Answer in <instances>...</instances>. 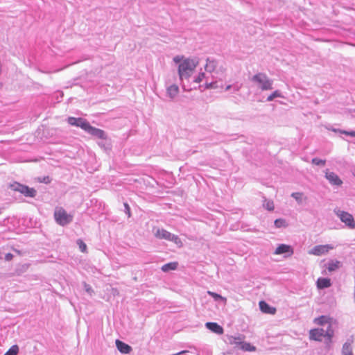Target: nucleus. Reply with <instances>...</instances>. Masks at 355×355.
Returning a JSON list of instances; mask_svg holds the SVG:
<instances>
[{"label":"nucleus","instance_id":"nucleus-1","mask_svg":"<svg viewBox=\"0 0 355 355\" xmlns=\"http://www.w3.org/2000/svg\"><path fill=\"white\" fill-rule=\"evenodd\" d=\"M175 63H180L178 66V74L180 79L187 78L193 73L199 62L197 59L185 58L175 56L173 58Z\"/></svg>","mask_w":355,"mask_h":355},{"label":"nucleus","instance_id":"nucleus-2","mask_svg":"<svg viewBox=\"0 0 355 355\" xmlns=\"http://www.w3.org/2000/svg\"><path fill=\"white\" fill-rule=\"evenodd\" d=\"M73 216L68 214L62 207H57L54 212V218L58 224L64 226L70 223L73 220Z\"/></svg>","mask_w":355,"mask_h":355},{"label":"nucleus","instance_id":"nucleus-3","mask_svg":"<svg viewBox=\"0 0 355 355\" xmlns=\"http://www.w3.org/2000/svg\"><path fill=\"white\" fill-rule=\"evenodd\" d=\"M155 236L158 239H165L173 241L179 247L182 246V242L178 236L171 234L164 229L157 228L155 232Z\"/></svg>","mask_w":355,"mask_h":355},{"label":"nucleus","instance_id":"nucleus-4","mask_svg":"<svg viewBox=\"0 0 355 355\" xmlns=\"http://www.w3.org/2000/svg\"><path fill=\"white\" fill-rule=\"evenodd\" d=\"M9 187L14 191H18L26 197L34 198L37 191L34 188H30L26 185L15 182L10 184Z\"/></svg>","mask_w":355,"mask_h":355},{"label":"nucleus","instance_id":"nucleus-5","mask_svg":"<svg viewBox=\"0 0 355 355\" xmlns=\"http://www.w3.org/2000/svg\"><path fill=\"white\" fill-rule=\"evenodd\" d=\"M252 80L257 83L262 90H270L272 89V81L262 73H257L252 77Z\"/></svg>","mask_w":355,"mask_h":355},{"label":"nucleus","instance_id":"nucleus-6","mask_svg":"<svg viewBox=\"0 0 355 355\" xmlns=\"http://www.w3.org/2000/svg\"><path fill=\"white\" fill-rule=\"evenodd\" d=\"M336 214L340 218V220L348 227L350 229L355 228V220L352 214L344 211H338Z\"/></svg>","mask_w":355,"mask_h":355},{"label":"nucleus","instance_id":"nucleus-7","mask_svg":"<svg viewBox=\"0 0 355 355\" xmlns=\"http://www.w3.org/2000/svg\"><path fill=\"white\" fill-rule=\"evenodd\" d=\"M332 249H334V246L331 245H319L313 248L309 252V254L315 256H320L327 254Z\"/></svg>","mask_w":355,"mask_h":355},{"label":"nucleus","instance_id":"nucleus-8","mask_svg":"<svg viewBox=\"0 0 355 355\" xmlns=\"http://www.w3.org/2000/svg\"><path fill=\"white\" fill-rule=\"evenodd\" d=\"M85 131L87 132L91 135L101 139H106L107 136L105 132L103 130L96 128L95 127L92 126L89 123L86 127Z\"/></svg>","mask_w":355,"mask_h":355},{"label":"nucleus","instance_id":"nucleus-9","mask_svg":"<svg viewBox=\"0 0 355 355\" xmlns=\"http://www.w3.org/2000/svg\"><path fill=\"white\" fill-rule=\"evenodd\" d=\"M309 339L315 341H322L324 338V330L322 328L312 329L309 332Z\"/></svg>","mask_w":355,"mask_h":355},{"label":"nucleus","instance_id":"nucleus-10","mask_svg":"<svg viewBox=\"0 0 355 355\" xmlns=\"http://www.w3.org/2000/svg\"><path fill=\"white\" fill-rule=\"evenodd\" d=\"M67 121L70 125L80 127L84 130L89 123L86 119L83 118L69 117Z\"/></svg>","mask_w":355,"mask_h":355},{"label":"nucleus","instance_id":"nucleus-11","mask_svg":"<svg viewBox=\"0 0 355 355\" xmlns=\"http://www.w3.org/2000/svg\"><path fill=\"white\" fill-rule=\"evenodd\" d=\"M325 177L332 184L340 186L343 183L342 180L336 173L329 172L328 170L325 173Z\"/></svg>","mask_w":355,"mask_h":355},{"label":"nucleus","instance_id":"nucleus-12","mask_svg":"<svg viewBox=\"0 0 355 355\" xmlns=\"http://www.w3.org/2000/svg\"><path fill=\"white\" fill-rule=\"evenodd\" d=\"M205 326L209 330L218 335H221L224 332L223 328L216 322H209L205 324Z\"/></svg>","mask_w":355,"mask_h":355},{"label":"nucleus","instance_id":"nucleus-13","mask_svg":"<svg viewBox=\"0 0 355 355\" xmlns=\"http://www.w3.org/2000/svg\"><path fill=\"white\" fill-rule=\"evenodd\" d=\"M259 305L260 310L264 313L274 315L276 313V309L270 306L265 301H260Z\"/></svg>","mask_w":355,"mask_h":355},{"label":"nucleus","instance_id":"nucleus-14","mask_svg":"<svg viewBox=\"0 0 355 355\" xmlns=\"http://www.w3.org/2000/svg\"><path fill=\"white\" fill-rule=\"evenodd\" d=\"M115 343L118 350L122 354H129L132 351V347L130 345L120 340H116Z\"/></svg>","mask_w":355,"mask_h":355},{"label":"nucleus","instance_id":"nucleus-15","mask_svg":"<svg viewBox=\"0 0 355 355\" xmlns=\"http://www.w3.org/2000/svg\"><path fill=\"white\" fill-rule=\"evenodd\" d=\"M332 321V318L327 315H321L320 317L315 318L313 320V322L319 326H322L325 324H331Z\"/></svg>","mask_w":355,"mask_h":355},{"label":"nucleus","instance_id":"nucleus-16","mask_svg":"<svg viewBox=\"0 0 355 355\" xmlns=\"http://www.w3.org/2000/svg\"><path fill=\"white\" fill-rule=\"evenodd\" d=\"M275 253L276 254H281L284 253H289L290 254H292L293 253V250L290 245L282 244L276 248Z\"/></svg>","mask_w":355,"mask_h":355},{"label":"nucleus","instance_id":"nucleus-17","mask_svg":"<svg viewBox=\"0 0 355 355\" xmlns=\"http://www.w3.org/2000/svg\"><path fill=\"white\" fill-rule=\"evenodd\" d=\"M331 286L330 279L328 278H319L317 281V286L318 288L322 289L328 288Z\"/></svg>","mask_w":355,"mask_h":355},{"label":"nucleus","instance_id":"nucleus-18","mask_svg":"<svg viewBox=\"0 0 355 355\" xmlns=\"http://www.w3.org/2000/svg\"><path fill=\"white\" fill-rule=\"evenodd\" d=\"M178 266V263L175 261L168 263L162 266V270L165 272H167L170 270H175L177 269Z\"/></svg>","mask_w":355,"mask_h":355},{"label":"nucleus","instance_id":"nucleus-19","mask_svg":"<svg viewBox=\"0 0 355 355\" xmlns=\"http://www.w3.org/2000/svg\"><path fill=\"white\" fill-rule=\"evenodd\" d=\"M205 68L207 71H214L216 68V62L214 60H210L209 58H207Z\"/></svg>","mask_w":355,"mask_h":355},{"label":"nucleus","instance_id":"nucleus-20","mask_svg":"<svg viewBox=\"0 0 355 355\" xmlns=\"http://www.w3.org/2000/svg\"><path fill=\"white\" fill-rule=\"evenodd\" d=\"M167 92L171 98H174L179 92V87L176 85H171L167 89Z\"/></svg>","mask_w":355,"mask_h":355},{"label":"nucleus","instance_id":"nucleus-21","mask_svg":"<svg viewBox=\"0 0 355 355\" xmlns=\"http://www.w3.org/2000/svg\"><path fill=\"white\" fill-rule=\"evenodd\" d=\"M240 348L246 352H254L256 350V347L252 345L249 343L241 342Z\"/></svg>","mask_w":355,"mask_h":355},{"label":"nucleus","instance_id":"nucleus-22","mask_svg":"<svg viewBox=\"0 0 355 355\" xmlns=\"http://www.w3.org/2000/svg\"><path fill=\"white\" fill-rule=\"evenodd\" d=\"M263 206L268 211H273L275 209L274 202L271 200H267L264 198Z\"/></svg>","mask_w":355,"mask_h":355},{"label":"nucleus","instance_id":"nucleus-23","mask_svg":"<svg viewBox=\"0 0 355 355\" xmlns=\"http://www.w3.org/2000/svg\"><path fill=\"white\" fill-rule=\"evenodd\" d=\"M343 355H352V349L350 343H345L343 346Z\"/></svg>","mask_w":355,"mask_h":355},{"label":"nucleus","instance_id":"nucleus-24","mask_svg":"<svg viewBox=\"0 0 355 355\" xmlns=\"http://www.w3.org/2000/svg\"><path fill=\"white\" fill-rule=\"evenodd\" d=\"M228 343L230 345H241V338L239 337H234V336H229L227 338Z\"/></svg>","mask_w":355,"mask_h":355},{"label":"nucleus","instance_id":"nucleus-25","mask_svg":"<svg viewBox=\"0 0 355 355\" xmlns=\"http://www.w3.org/2000/svg\"><path fill=\"white\" fill-rule=\"evenodd\" d=\"M340 266V261H332L329 263L327 267L328 270L331 272L338 269Z\"/></svg>","mask_w":355,"mask_h":355},{"label":"nucleus","instance_id":"nucleus-26","mask_svg":"<svg viewBox=\"0 0 355 355\" xmlns=\"http://www.w3.org/2000/svg\"><path fill=\"white\" fill-rule=\"evenodd\" d=\"M19 352V347L17 345H12L4 355H17Z\"/></svg>","mask_w":355,"mask_h":355},{"label":"nucleus","instance_id":"nucleus-27","mask_svg":"<svg viewBox=\"0 0 355 355\" xmlns=\"http://www.w3.org/2000/svg\"><path fill=\"white\" fill-rule=\"evenodd\" d=\"M334 331L331 329V324L329 325V327L326 331H324V338H327L329 343H331L332 338L334 337Z\"/></svg>","mask_w":355,"mask_h":355},{"label":"nucleus","instance_id":"nucleus-28","mask_svg":"<svg viewBox=\"0 0 355 355\" xmlns=\"http://www.w3.org/2000/svg\"><path fill=\"white\" fill-rule=\"evenodd\" d=\"M76 243H77V245L79 247L80 250L82 252H83V253H87V245L84 243V241L83 240L78 239Z\"/></svg>","mask_w":355,"mask_h":355},{"label":"nucleus","instance_id":"nucleus-29","mask_svg":"<svg viewBox=\"0 0 355 355\" xmlns=\"http://www.w3.org/2000/svg\"><path fill=\"white\" fill-rule=\"evenodd\" d=\"M207 293L211 296L212 297H214L216 300H223L225 303H226L227 302V299L221 295H220L218 293H214L212 291H208Z\"/></svg>","mask_w":355,"mask_h":355},{"label":"nucleus","instance_id":"nucleus-30","mask_svg":"<svg viewBox=\"0 0 355 355\" xmlns=\"http://www.w3.org/2000/svg\"><path fill=\"white\" fill-rule=\"evenodd\" d=\"M36 180L38 182L44 184H49L51 181L49 176L39 177Z\"/></svg>","mask_w":355,"mask_h":355},{"label":"nucleus","instance_id":"nucleus-31","mask_svg":"<svg viewBox=\"0 0 355 355\" xmlns=\"http://www.w3.org/2000/svg\"><path fill=\"white\" fill-rule=\"evenodd\" d=\"M291 196L293 197L298 202H301L303 198V193L300 192H295L293 193Z\"/></svg>","mask_w":355,"mask_h":355},{"label":"nucleus","instance_id":"nucleus-32","mask_svg":"<svg viewBox=\"0 0 355 355\" xmlns=\"http://www.w3.org/2000/svg\"><path fill=\"white\" fill-rule=\"evenodd\" d=\"M281 97V93L279 91H275L270 95H269L267 98L268 101H272L275 98Z\"/></svg>","mask_w":355,"mask_h":355},{"label":"nucleus","instance_id":"nucleus-33","mask_svg":"<svg viewBox=\"0 0 355 355\" xmlns=\"http://www.w3.org/2000/svg\"><path fill=\"white\" fill-rule=\"evenodd\" d=\"M275 225L279 228L286 226V221L284 219L279 218L275 220Z\"/></svg>","mask_w":355,"mask_h":355},{"label":"nucleus","instance_id":"nucleus-34","mask_svg":"<svg viewBox=\"0 0 355 355\" xmlns=\"http://www.w3.org/2000/svg\"><path fill=\"white\" fill-rule=\"evenodd\" d=\"M312 164L315 165H322L324 166L326 164V161L324 159H320L318 158H313L311 161Z\"/></svg>","mask_w":355,"mask_h":355},{"label":"nucleus","instance_id":"nucleus-35","mask_svg":"<svg viewBox=\"0 0 355 355\" xmlns=\"http://www.w3.org/2000/svg\"><path fill=\"white\" fill-rule=\"evenodd\" d=\"M204 78H205V73H201L196 78V83H200L203 80Z\"/></svg>","mask_w":355,"mask_h":355},{"label":"nucleus","instance_id":"nucleus-36","mask_svg":"<svg viewBox=\"0 0 355 355\" xmlns=\"http://www.w3.org/2000/svg\"><path fill=\"white\" fill-rule=\"evenodd\" d=\"M341 133H343V134H344L345 135H349V136L355 137V131L348 132V131L343 130V131L341 132Z\"/></svg>","mask_w":355,"mask_h":355},{"label":"nucleus","instance_id":"nucleus-37","mask_svg":"<svg viewBox=\"0 0 355 355\" xmlns=\"http://www.w3.org/2000/svg\"><path fill=\"white\" fill-rule=\"evenodd\" d=\"M217 86H216V83H211L209 84H207L206 85V88L209 89V88H216Z\"/></svg>","mask_w":355,"mask_h":355},{"label":"nucleus","instance_id":"nucleus-38","mask_svg":"<svg viewBox=\"0 0 355 355\" xmlns=\"http://www.w3.org/2000/svg\"><path fill=\"white\" fill-rule=\"evenodd\" d=\"M12 258H13V255L11 253H8L5 256V259L8 261H11L12 259Z\"/></svg>","mask_w":355,"mask_h":355},{"label":"nucleus","instance_id":"nucleus-39","mask_svg":"<svg viewBox=\"0 0 355 355\" xmlns=\"http://www.w3.org/2000/svg\"><path fill=\"white\" fill-rule=\"evenodd\" d=\"M124 206H125V209L128 211V215L130 216V207H129V205L127 203H125Z\"/></svg>","mask_w":355,"mask_h":355},{"label":"nucleus","instance_id":"nucleus-40","mask_svg":"<svg viewBox=\"0 0 355 355\" xmlns=\"http://www.w3.org/2000/svg\"><path fill=\"white\" fill-rule=\"evenodd\" d=\"M15 251L18 254H21V252L19 250H15Z\"/></svg>","mask_w":355,"mask_h":355},{"label":"nucleus","instance_id":"nucleus-41","mask_svg":"<svg viewBox=\"0 0 355 355\" xmlns=\"http://www.w3.org/2000/svg\"><path fill=\"white\" fill-rule=\"evenodd\" d=\"M230 87H231V86H230V85H228V86L226 87V90H228Z\"/></svg>","mask_w":355,"mask_h":355},{"label":"nucleus","instance_id":"nucleus-42","mask_svg":"<svg viewBox=\"0 0 355 355\" xmlns=\"http://www.w3.org/2000/svg\"><path fill=\"white\" fill-rule=\"evenodd\" d=\"M354 176H355V170H354Z\"/></svg>","mask_w":355,"mask_h":355}]
</instances>
